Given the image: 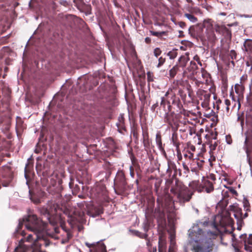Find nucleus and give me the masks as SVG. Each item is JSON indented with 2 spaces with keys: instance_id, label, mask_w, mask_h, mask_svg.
<instances>
[{
  "instance_id": "43",
  "label": "nucleus",
  "mask_w": 252,
  "mask_h": 252,
  "mask_svg": "<svg viewBox=\"0 0 252 252\" xmlns=\"http://www.w3.org/2000/svg\"><path fill=\"white\" fill-rule=\"evenodd\" d=\"M193 162H195L197 168L199 170H201L203 167L204 161L203 160H200L199 159H194V160H192Z\"/></svg>"
},
{
  "instance_id": "24",
  "label": "nucleus",
  "mask_w": 252,
  "mask_h": 252,
  "mask_svg": "<svg viewBox=\"0 0 252 252\" xmlns=\"http://www.w3.org/2000/svg\"><path fill=\"white\" fill-rule=\"evenodd\" d=\"M46 207H47L48 210L50 211H49V214L51 217H52L57 213L58 206L52 202H49Z\"/></svg>"
},
{
  "instance_id": "58",
  "label": "nucleus",
  "mask_w": 252,
  "mask_h": 252,
  "mask_svg": "<svg viewBox=\"0 0 252 252\" xmlns=\"http://www.w3.org/2000/svg\"><path fill=\"white\" fill-rule=\"evenodd\" d=\"M143 229L145 233H147L149 229V224L148 222L143 223Z\"/></svg>"
},
{
  "instance_id": "27",
  "label": "nucleus",
  "mask_w": 252,
  "mask_h": 252,
  "mask_svg": "<svg viewBox=\"0 0 252 252\" xmlns=\"http://www.w3.org/2000/svg\"><path fill=\"white\" fill-rule=\"evenodd\" d=\"M237 122L240 123L242 129H243L244 127L245 116L244 112H240L237 113Z\"/></svg>"
},
{
  "instance_id": "38",
  "label": "nucleus",
  "mask_w": 252,
  "mask_h": 252,
  "mask_svg": "<svg viewBox=\"0 0 252 252\" xmlns=\"http://www.w3.org/2000/svg\"><path fill=\"white\" fill-rule=\"evenodd\" d=\"M178 123L180 126H182L188 125V124L190 123L188 118H184L183 119H182V116L181 115L179 119Z\"/></svg>"
},
{
  "instance_id": "50",
  "label": "nucleus",
  "mask_w": 252,
  "mask_h": 252,
  "mask_svg": "<svg viewBox=\"0 0 252 252\" xmlns=\"http://www.w3.org/2000/svg\"><path fill=\"white\" fill-rule=\"evenodd\" d=\"M165 60H166V59H165V58H163L162 57H160L158 59V64L157 66V67L159 68L162 65H163V64L165 62Z\"/></svg>"
},
{
  "instance_id": "39",
  "label": "nucleus",
  "mask_w": 252,
  "mask_h": 252,
  "mask_svg": "<svg viewBox=\"0 0 252 252\" xmlns=\"http://www.w3.org/2000/svg\"><path fill=\"white\" fill-rule=\"evenodd\" d=\"M48 208L46 207H43L40 209V213L43 215L47 216V218L50 220L51 217Z\"/></svg>"
},
{
  "instance_id": "14",
  "label": "nucleus",
  "mask_w": 252,
  "mask_h": 252,
  "mask_svg": "<svg viewBox=\"0 0 252 252\" xmlns=\"http://www.w3.org/2000/svg\"><path fill=\"white\" fill-rule=\"evenodd\" d=\"M235 218L237 220V223L238 225L241 226L242 223H244L243 219L247 218L248 216V213L245 212L244 214L242 212L241 208L239 207H234V208Z\"/></svg>"
},
{
  "instance_id": "32",
  "label": "nucleus",
  "mask_w": 252,
  "mask_h": 252,
  "mask_svg": "<svg viewBox=\"0 0 252 252\" xmlns=\"http://www.w3.org/2000/svg\"><path fill=\"white\" fill-rule=\"evenodd\" d=\"M230 96L231 97L232 99V103L234 102V106H235L236 105H237V110H239L240 109L241 107V103L240 102L239 98H236L234 96V94L233 92H231L230 93Z\"/></svg>"
},
{
  "instance_id": "31",
  "label": "nucleus",
  "mask_w": 252,
  "mask_h": 252,
  "mask_svg": "<svg viewBox=\"0 0 252 252\" xmlns=\"http://www.w3.org/2000/svg\"><path fill=\"white\" fill-rule=\"evenodd\" d=\"M83 215V213L82 212L75 211L73 215H71L70 217L72 221H78L80 219L82 218Z\"/></svg>"
},
{
  "instance_id": "61",
  "label": "nucleus",
  "mask_w": 252,
  "mask_h": 252,
  "mask_svg": "<svg viewBox=\"0 0 252 252\" xmlns=\"http://www.w3.org/2000/svg\"><path fill=\"white\" fill-rule=\"evenodd\" d=\"M183 166L184 170H186L187 172H189V169L186 162L183 163Z\"/></svg>"
},
{
  "instance_id": "46",
  "label": "nucleus",
  "mask_w": 252,
  "mask_h": 252,
  "mask_svg": "<svg viewBox=\"0 0 252 252\" xmlns=\"http://www.w3.org/2000/svg\"><path fill=\"white\" fill-rule=\"evenodd\" d=\"M24 122L22 120L21 118L19 117H17L16 119V126L19 128L23 129L24 127Z\"/></svg>"
},
{
  "instance_id": "3",
  "label": "nucleus",
  "mask_w": 252,
  "mask_h": 252,
  "mask_svg": "<svg viewBox=\"0 0 252 252\" xmlns=\"http://www.w3.org/2000/svg\"><path fill=\"white\" fill-rule=\"evenodd\" d=\"M226 238H229L232 242V246L237 252H239V250L244 247L245 251L248 252H252V234L247 235L246 233L241 235L239 239L237 240L236 235L232 231H225L221 236V242L222 243L227 245L226 242H224Z\"/></svg>"
},
{
  "instance_id": "54",
  "label": "nucleus",
  "mask_w": 252,
  "mask_h": 252,
  "mask_svg": "<svg viewBox=\"0 0 252 252\" xmlns=\"http://www.w3.org/2000/svg\"><path fill=\"white\" fill-rule=\"evenodd\" d=\"M158 252H165V246L160 241L158 244Z\"/></svg>"
},
{
  "instance_id": "23",
  "label": "nucleus",
  "mask_w": 252,
  "mask_h": 252,
  "mask_svg": "<svg viewBox=\"0 0 252 252\" xmlns=\"http://www.w3.org/2000/svg\"><path fill=\"white\" fill-rule=\"evenodd\" d=\"M189 61V53H186L184 55L181 56L179 59V63L180 66L185 67L187 63Z\"/></svg>"
},
{
  "instance_id": "22",
  "label": "nucleus",
  "mask_w": 252,
  "mask_h": 252,
  "mask_svg": "<svg viewBox=\"0 0 252 252\" xmlns=\"http://www.w3.org/2000/svg\"><path fill=\"white\" fill-rule=\"evenodd\" d=\"M210 158L209 160L210 162L211 165L213 161H216V158H221L222 157V153L220 152V146L218 147L217 151H214L213 152H210Z\"/></svg>"
},
{
  "instance_id": "44",
  "label": "nucleus",
  "mask_w": 252,
  "mask_h": 252,
  "mask_svg": "<svg viewBox=\"0 0 252 252\" xmlns=\"http://www.w3.org/2000/svg\"><path fill=\"white\" fill-rule=\"evenodd\" d=\"M69 187L71 188V189H73V193L74 194H76L78 192V191L80 190V188L79 187L78 185H76L74 187H73V183L71 181L69 184Z\"/></svg>"
},
{
  "instance_id": "26",
  "label": "nucleus",
  "mask_w": 252,
  "mask_h": 252,
  "mask_svg": "<svg viewBox=\"0 0 252 252\" xmlns=\"http://www.w3.org/2000/svg\"><path fill=\"white\" fill-rule=\"evenodd\" d=\"M242 49L246 52L252 53V40L247 39L244 43Z\"/></svg>"
},
{
  "instance_id": "16",
  "label": "nucleus",
  "mask_w": 252,
  "mask_h": 252,
  "mask_svg": "<svg viewBox=\"0 0 252 252\" xmlns=\"http://www.w3.org/2000/svg\"><path fill=\"white\" fill-rule=\"evenodd\" d=\"M201 186H202V189H205V191L208 193H210L214 190L213 183L206 178H203Z\"/></svg>"
},
{
  "instance_id": "25",
  "label": "nucleus",
  "mask_w": 252,
  "mask_h": 252,
  "mask_svg": "<svg viewBox=\"0 0 252 252\" xmlns=\"http://www.w3.org/2000/svg\"><path fill=\"white\" fill-rule=\"evenodd\" d=\"M156 142L157 146H158V149L161 152L164 151V144H162V140H161V136L159 132H158L156 134Z\"/></svg>"
},
{
  "instance_id": "47",
  "label": "nucleus",
  "mask_w": 252,
  "mask_h": 252,
  "mask_svg": "<svg viewBox=\"0 0 252 252\" xmlns=\"http://www.w3.org/2000/svg\"><path fill=\"white\" fill-rule=\"evenodd\" d=\"M151 34L153 36H156L158 37H160L163 35L166 34V32H154L153 31H150Z\"/></svg>"
},
{
  "instance_id": "10",
  "label": "nucleus",
  "mask_w": 252,
  "mask_h": 252,
  "mask_svg": "<svg viewBox=\"0 0 252 252\" xmlns=\"http://www.w3.org/2000/svg\"><path fill=\"white\" fill-rule=\"evenodd\" d=\"M195 151V147L190 142H189L187 143L186 147L183 151L184 157L187 161H190L191 160H194V154Z\"/></svg>"
},
{
  "instance_id": "8",
  "label": "nucleus",
  "mask_w": 252,
  "mask_h": 252,
  "mask_svg": "<svg viewBox=\"0 0 252 252\" xmlns=\"http://www.w3.org/2000/svg\"><path fill=\"white\" fill-rule=\"evenodd\" d=\"M214 244L210 239L200 245L194 246L192 249L193 252H212Z\"/></svg>"
},
{
  "instance_id": "2",
  "label": "nucleus",
  "mask_w": 252,
  "mask_h": 252,
  "mask_svg": "<svg viewBox=\"0 0 252 252\" xmlns=\"http://www.w3.org/2000/svg\"><path fill=\"white\" fill-rule=\"evenodd\" d=\"M176 170L175 164L168 165L166 172L169 178L166 180V188H170L171 193L177 197L180 203H185L190 201L193 192L176 177Z\"/></svg>"
},
{
  "instance_id": "7",
  "label": "nucleus",
  "mask_w": 252,
  "mask_h": 252,
  "mask_svg": "<svg viewBox=\"0 0 252 252\" xmlns=\"http://www.w3.org/2000/svg\"><path fill=\"white\" fill-rule=\"evenodd\" d=\"M196 94L199 98L198 103H200L203 108H208L211 95L210 92L199 89Z\"/></svg>"
},
{
  "instance_id": "36",
  "label": "nucleus",
  "mask_w": 252,
  "mask_h": 252,
  "mask_svg": "<svg viewBox=\"0 0 252 252\" xmlns=\"http://www.w3.org/2000/svg\"><path fill=\"white\" fill-rule=\"evenodd\" d=\"M192 82L194 83L195 87L196 88H198L199 87L202 88V86L203 85L204 83V81H202L200 80H199L198 79H196L195 78H193L192 79Z\"/></svg>"
},
{
  "instance_id": "34",
  "label": "nucleus",
  "mask_w": 252,
  "mask_h": 252,
  "mask_svg": "<svg viewBox=\"0 0 252 252\" xmlns=\"http://www.w3.org/2000/svg\"><path fill=\"white\" fill-rule=\"evenodd\" d=\"M131 232L134 235L140 238L146 239L148 238V234L146 233H143L135 230H131Z\"/></svg>"
},
{
  "instance_id": "57",
  "label": "nucleus",
  "mask_w": 252,
  "mask_h": 252,
  "mask_svg": "<svg viewBox=\"0 0 252 252\" xmlns=\"http://www.w3.org/2000/svg\"><path fill=\"white\" fill-rule=\"evenodd\" d=\"M188 131H189V134L192 135L193 134L195 133V129L194 127H191L189 126Z\"/></svg>"
},
{
  "instance_id": "1",
  "label": "nucleus",
  "mask_w": 252,
  "mask_h": 252,
  "mask_svg": "<svg viewBox=\"0 0 252 252\" xmlns=\"http://www.w3.org/2000/svg\"><path fill=\"white\" fill-rule=\"evenodd\" d=\"M23 225H25L28 230L32 231L36 236V238L31 247V252H47L42 250L41 246L44 245L47 247L49 245L50 242L47 238V234L52 238L54 237L53 234H50L46 232L47 224L38 218L36 215H32L19 221L18 231L22 229Z\"/></svg>"
},
{
  "instance_id": "40",
  "label": "nucleus",
  "mask_w": 252,
  "mask_h": 252,
  "mask_svg": "<svg viewBox=\"0 0 252 252\" xmlns=\"http://www.w3.org/2000/svg\"><path fill=\"white\" fill-rule=\"evenodd\" d=\"M197 68V65L196 64V63L193 61H191L190 62L189 66H188L187 68V69L188 70V71L189 72H191V71H194Z\"/></svg>"
},
{
  "instance_id": "17",
  "label": "nucleus",
  "mask_w": 252,
  "mask_h": 252,
  "mask_svg": "<svg viewBox=\"0 0 252 252\" xmlns=\"http://www.w3.org/2000/svg\"><path fill=\"white\" fill-rule=\"evenodd\" d=\"M117 126L120 132L123 133V131H126V129L125 124V118L123 114H121L118 117V122Z\"/></svg>"
},
{
  "instance_id": "37",
  "label": "nucleus",
  "mask_w": 252,
  "mask_h": 252,
  "mask_svg": "<svg viewBox=\"0 0 252 252\" xmlns=\"http://www.w3.org/2000/svg\"><path fill=\"white\" fill-rule=\"evenodd\" d=\"M243 207L244 208V210L246 212H250V204L248 199L246 198H244L243 201Z\"/></svg>"
},
{
  "instance_id": "6",
  "label": "nucleus",
  "mask_w": 252,
  "mask_h": 252,
  "mask_svg": "<svg viewBox=\"0 0 252 252\" xmlns=\"http://www.w3.org/2000/svg\"><path fill=\"white\" fill-rule=\"evenodd\" d=\"M180 115L174 111H167L165 113L164 122L167 123L173 131H177L180 128L178 123Z\"/></svg>"
},
{
  "instance_id": "51",
  "label": "nucleus",
  "mask_w": 252,
  "mask_h": 252,
  "mask_svg": "<svg viewBox=\"0 0 252 252\" xmlns=\"http://www.w3.org/2000/svg\"><path fill=\"white\" fill-rule=\"evenodd\" d=\"M226 189H228V190L230 192H231L233 195H235V196H238V193L237 192V191L233 188L232 187H226Z\"/></svg>"
},
{
  "instance_id": "42",
  "label": "nucleus",
  "mask_w": 252,
  "mask_h": 252,
  "mask_svg": "<svg viewBox=\"0 0 252 252\" xmlns=\"http://www.w3.org/2000/svg\"><path fill=\"white\" fill-rule=\"evenodd\" d=\"M177 51H178L177 49H173L172 50L169 51L167 53V55L169 57L170 59H174L177 57V56L178 55Z\"/></svg>"
},
{
  "instance_id": "19",
  "label": "nucleus",
  "mask_w": 252,
  "mask_h": 252,
  "mask_svg": "<svg viewBox=\"0 0 252 252\" xmlns=\"http://www.w3.org/2000/svg\"><path fill=\"white\" fill-rule=\"evenodd\" d=\"M205 40H207L210 43H214L217 40L216 36L214 30L206 29V35L204 37Z\"/></svg>"
},
{
  "instance_id": "59",
  "label": "nucleus",
  "mask_w": 252,
  "mask_h": 252,
  "mask_svg": "<svg viewBox=\"0 0 252 252\" xmlns=\"http://www.w3.org/2000/svg\"><path fill=\"white\" fill-rule=\"evenodd\" d=\"M31 199L32 201L36 204H38L40 203V200L38 198H34V197H32Z\"/></svg>"
},
{
  "instance_id": "52",
  "label": "nucleus",
  "mask_w": 252,
  "mask_h": 252,
  "mask_svg": "<svg viewBox=\"0 0 252 252\" xmlns=\"http://www.w3.org/2000/svg\"><path fill=\"white\" fill-rule=\"evenodd\" d=\"M27 248L24 247L18 246L14 251V252H26Z\"/></svg>"
},
{
  "instance_id": "20",
  "label": "nucleus",
  "mask_w": 252,
  "mask_h": 252,
  "mask_svg": "<svg viewBox=\"0 0 252 252\" xmlns=\"http://www.w3.org/2000/svg\"><path fill=\"white\" fill-rule=\"evenodd\" d=\"M217 109L219 110L220 109L221 104L225 105V112L226 114H229L230 112V106L231 105V101L228 99H225L223 103L220 99L216 101Z\"/></svg>"
},
{
  "instance_id": "9",
  "label": "nucleus",
  "mask_w": 252,
  "mask_h": 252,
  "mask_svg": "<svg viewBox=\"0 0 252 252\" xmlns=\"http://www.w3.org/2000/svg\"><path fill=\"white\" fill-rule=\"evenodd\" d=\"M115 185L120 190H124L126 185V179L124 172L119 170L114 180Z\"/></svg>"
},
{
  "instance_id": "4",
  "label": "nucleus",
  "mask_w": 252,
  "mask_h": 252,
  "mask_svg": "<svg viewBox=\"0 0 252 252\" xmlns=\"http://www.w3.org/2000/svg\"><path fill=\"white\" fill-rule=\"evenodd\" d=\"M181 83V81L180 80H174L172 87L168 89L165 94V96L168 98V100H167V111H172L173 106L176 107L177 112H178L183 107V105L179 97L173 92L174 90L177 89L179 85Z\"/></svg>"
},
{
  "instance_id": "13",
  "label": "nucleus",
  "mask_w": 252,
  "mask_h": 252,
  "mask_svg": "<svg viewBox=\"0 0 252 252\" xmlns=\"http://www.w3.org/2000/svg\"><path fill=\"white\" fill-rule=\"evenodd\" d=\"M142 142L144 149L148 151L150 150L151 140L149 138L148 128L147 126H142Z\"/></svg>"
},
{
  "instance_id": "41",
  "label": "nucleus",
  "mask_w": 252,
  "mask_h": 252,
  "mask_svg": "<svg viewBox=\"0 0 252 252\" xmlns=\"http://www.w3.org/2000/svg\"><path fill=\"white\" fill-rule=\"evenodd\" d=\"M178 94L180 95L181 99L183 101H186V99L187 97V93H186V92L184 90H183V89H182L181 88L179 89L178 90Z\"/></svg>"
},
{
  "instance_id": "35",
  "label": "nucleus",
  "mask_w": 252,
  "mask_h": 252,
  "mask_svg": "<svg viewBox=\"0 0 252 252\" xmlns=\"http://www.w3.org/2000/svg\"><path fill=\"white\" fill-rule=\"evenodd\" d=\"M178 112H179L178 114H180V115H181V116H182V115H183L184 116V118H188L189 117H190V115L191 114H192V113L190 111L184 109L183 107H182V109H180L178 111Z\"/></svg>"
},
{
  "instance_id": "63",
  "label": "nucleus",
  "mask_w": 252,
  "mask_h": 252,
  "mask_svg": "<svg viewBox=\"0 0 252 252\" xmlns=\"http://www.w3.org/2000/svg\"><path fill=\"white\" fill-rule=\"evenodd\" d=\"M158 106V102H157V103H156L152 105V107H151V109H152V111H155V110H156V109Z\"/></svg>"
},
{
  "instance_id": "21",
  "label": "nucleus",
  "mask_w": 252,
  "mask_h": 252,
  "mask_svg": "<svg viewBox=\"0 0 252 252\" xmlns=\"http://www.w3.org/2000/svg\"><path fill=\"white\" fill-rule=\"evenodd\" d=\"M172 142L173 143V145L176 147V151L177 153V154H179V153H180V150L179 146L180 145V143L179 141L178 138V135L176 132V131H174V132L172 134Z\"/></svg>"
},
{
  "instance_id": "18",
  "label": "nucleus",
  "mask_w": 252,
  "mask_h": 252,
  "mask_svg": "<svg viewBox=\"0 0 252 252\" xmlns=\"http://www.w3.org/2000/svg\"><path fill=\"white\" fill-rule=\"evenodd\" d=\"M131 134L134 138L135 143H138L139 141L138 126L135 122H133L131 125Z\"/></svg>"
},
{
  "instance_id": "55",
  "label": "nucleus",
  "mask_w": 252,
  "mask_h": 252,
  "mask_svg": "<svg viewBox=\"0 0 252 252\" xmlns=\"http://www.w3.org/2000/svg\"><path fill=\"white\" fill-rule=\"evenodd\" d=\"M154 55L158 57L161 54V50L159 48H156L154 51Z\"/></svg>"
},
{
  "instance_id": "5",
  "label": "nucleus",
  "mask_w": 252,
  "mask_h": 252,
  "mask_svg": "<svg viewBox=\"0 0 252 252\" xmlns=\"http://www.w3.org/2000/svg\"><path fill=\"white\" fill-rule=\"evenodd\" d=\"M218 218L219 219V224H218L217 221L213 222V226L216 230L214 232H208V234L212 236L213 238H215L221 233V230H220L219 226L223 228L226 225H231L233 222V220L230 218V213L228 211H226L224 216H218Z\"/></svg>"
},
{
  "instance_id": "60",
  "label": "nucleus",
  "mask_w": 252,
  "mask_h": 252,
  "mask_svg": "<svg viewBox=\"0 0 252 252\" xmlns=\"http://www.w3.org/2000/svg\"><path fill=\"white\" fill-rule=\"evenodd\" d=\"M61 226L62 227V228L66 232H67L68 230H69V229H67L66 227H65V224L64 223V222H61Z\"/></svg>"
},
{
  "instance_id": "62",
  "label": "nucleus",
  "mask_w": 252,
  "mask_h": 252,
  "mask_svg": "<svg viewBox=\"0 0 252 252\" xmlns=\"http://www.w3.org/2000/svg\"><path fill=\"white\" fill-rule=\"evenodd\" d=\"M193 60L197 62L198 63H200L201 65V63L200 61V58L198 55H196L195 56H194L193 57Z\"/></svg>"
},
{
  "instance_id": "11",
  "label": "nucleus",
  "mask_w": 252,
  "mask_h": 252,
  "mask_svg": "<svg viewBox=\"0 0 252 252\" xmlns=\"http://www.w3.org/2000/svg\"><path fill=\"white\" fill-rule=\"evenodd\" d=\"M203 27L207 29H212L214 30V31H216V32H218L219 33H221L224 30H227V29L222 26H220L216 24H214L213 21L211 20H205L203 24Z\"/></svg>"
},
{
  "instance_id": "12",
  "label": "nucleus",
  "mask_w": 252,
  "mask_h": 252,
  "mask_svg": "<svg viewBox=\"0 0 252 252\" xmlns=\"http://www.w3.org/2000/svg\"><path fill=\"white\" fill-rule=\"evenodd\" d=\"M85 245L90 249V252H107L105 245L101 242L93 244L86 242Z\"/></svg>"
},
{
  "instance_id": "49",
  "label": "nucleus",
  "mask_w": 252,
  "mask_h": 252,
  "mask_svg": "<svg viewBox=\"0 0 252 252\" xmlns=\"http://www.w3.org/2000/svg\"><path fill=\"white\" fill-rule=\"evenodd\" d=\"M211 145L210 146V152H213L216 151L217 147L218 146V141H215L214 143L212 141L211 142Z\"/></svg>"
},
{
  "instance_id": "15",
  "label": "nucleus",
  "mask_w": 252,
  "mask_h": 252,
  "mask_svg": "<svg viewBox=\"0 0 252 252\" xmlns=\"http://www.w3.org/2000/svg\"><path fill=\"white\" fill-rule=\"evenodd\" d=\"M245 135L246 138L244 146V149H252V126L247 130Z\"/></svg>"
},
{
  "instance_id": "53",
  "label": "nucleus",
  "mask_w": 252,
  "mask_h": 252,
  "mask_svg": "<svg viewBox=\"0 0 252 252\" xmlns=\"http://www.w3.org/2000/svg\"><path fill=\"white\" fill-rule=\"evenodd\" d=\"M12 180V176L10 175L9 176V177H8V178L7 179V180L6 181H1V182H2V184L3 185V186L4 187H7L9 185V183H10V182Z\"/></svg>"
},
{
  "instance_id": "45",
  "label": "nucleus",
  "mask_w": 252,
  "mask_h": 252,
  "mask_svg": "<svg viewBox=\"0 0 252 252\" xmlns=\"http://www.w3.org/2000/svg\"><path fill=\"white\" fill-rule=\"evenodd\" d=\"M229 56L230 57V58L233 60H236L237 57V54L236 52L234 50H231L228 54ZM231 63L234 65V62L233 61H232Z\"/></svg>"
},
{
  "instance_id": "30",
  "label": "nucleus",
  "mask_w": 252,
  "mask_h": 252,
  "mask_svg": "<svg viewBox=\"0 0 252 252\" xmlns=\"http://www.w3.org/2000/svg\"><path fill=\"white\" fill-rule=\"evenodd\" d=\"M179 70V66L178 65L174 66L169 71V76L171 78H173L177 74Z\"/></svg>"
},
{
  "instance_id": "48",
  "label": "nucleus",
  "mask_w": 252,
  "mask_h": 252,
  "mask_svg": "<svg viewBox=\"0 0 252 252\" xmlns=\"http://www.w3.org/2000/svg\"><path fill=\"white\" fill-rule=\"evenodd\" d=\"M185 16L192 22H196L197 21V19L193 15L189 13L185 14Z\"/></svg>"
},
{
  "instance_id": "29",
  "label": "nucleus",
  "mask_w": 252,
  "mask_h": 252,
  "mask_svg": "<svg viewBox=\"0 0 252 252\" xmlns=\"http://www.w3.org/2000/svg\"><path fill=\"white\" fill-rule=\"evenodd\" d=\"M168 98L167 97L164 96L161 97V101L160 103V108H162L164 110L165 113L166 112H167V108H166V105H167V101Z\"/></svg>"
},
{
  "instance_id": "28",
  "label": "nucleus",
  "mask_w": 252,
  "mask_h": 252,
  "mask_svg": "<svg viewBox=\"0 0 252 252\" xmlns=\"http://www.w3.org/2000/svg\"><path fill=\"white\" fill-rule=\"evenodd\" d=\"M228 203L227 198H222L217 204V207L220 208L221 211L225 209Z\"/></svg>"
},
{
  "instance_id": "33",
  "label": "nucleus",
  "mask_w": 252,
  "mask_h": 252,
  "mask_svg": "<svg viewBox=\"0 0 252 252\" xmlns=\"http://www.w3.org/2000/svg\"><path fill=\"white\" fill-rule=\"evenodd\" d=\"M247 154V157L249 164L250 166H252V149H245Z\"/></svg>"
},
{
  "instance_id": "56",
  "label": "nucleus",
  "mask_w": 252,
  "mask_h": 252,
  "mask_svg": "<svg viewBox=\"0 0 252 252\" xmlns=\"http://www.w3.org/2000/svg\"><path fill=\"white\" fill-rule=\"evenodd\" d=\"M180 127H181L179 129L180 132H185L188 131L189 126L188 125L182 126H180Z\"/></svg>"
},
{
  "instance_id": "64",
  "label": "nucleus",
  "mask_w": 252,
  "mask_h": 252,
  "mask_svg": "<svg viewBox=\"0 0 252 252\" xmlns=\"http://www.w3.org/2000/svg\"><path fill=\"white\" fill-rule=\"evenodd\" d=\"M178 25L182 28H184L186 26V24L184 22H178Z\"/></svg>"
}]
</instances>
